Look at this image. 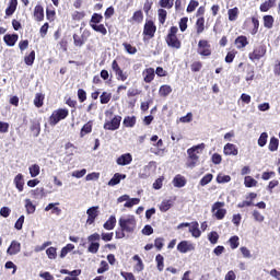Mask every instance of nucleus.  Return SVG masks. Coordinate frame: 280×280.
<instances>
[{"label": "nucleus", "instance_id": "nucleus-32", "mask_svg": "<svg viewBox=\"0 0 280 280\" xmlns=\"http://www.w3.org/2000/svg\"><path fill=\"white\" fill-rule=\"evenodd\" d=\"M262 21L264 27H266L267 30H272L275 25V18L272 15H264Z\"/></svg>", "mask_w": 280, "mask_h": 280}, {"label": "nucleus", "instance_id": "nucleus-46", "mask_svg": "<svg viewBox=\"0 0 280 280\" xmlns=\"http://www.w3.org/2000/svg\"><path fill=\"white\" fill-rule=\"evenodd\" d=\"M158 19L161 25H165V21H167V11L165 9H159Z\"/></svg>", "mask_w": 280, "mask_h": 280}, {"label": "nucleus", "instance_id": "nucleus-60", "mask_svg": "<svg viewBox=\"0 0 280 280\" xmlns=\"http://www.w3.org/2000/svg\"><path fill=\"white\" fill-rule=\"evenodd\" d=\"M252 23L254 27L250 31L252 36H255L259 32V20L257 18H252Z\"/></svg>", "mask_w": 280, "mask_h": 280}, {"label": "nucleus", "instance_id": "nucleus-5", "mask_svg": "<svg viewBox=\"0 0 280 280\" xmlns=\"http://www.w3.org/2000/svg\"><path fill=\"white\" fill-rule=\"evenodd\" d=\"M211 213L215 220H224L226 217V209H224V201H217L212 205Z\"/></svg>", "mask_w": 280, "mask_h": 280}, {"label": "nucleus", "instance_id": "nucleus-6", "mask_svg": "<svg viewBox=\"0 0 280 280\" xmlns=\"http://www.w3.org/2000/svg\"><path fill=\"white\" fill-rule=\"evenodd\" d=\"M73 38V45L74 47H83V45L86 43V40H89V38H91V31H89L88 28H85L81 35H78L77 33H74L72 35Z\"/></svg>", "mask_w": 280, "mask_h": 280}, {"label": "nucleus", "instance_id": "nucleus-30", "mask_svg": "<svg viewBox=\"0 0 280 280\" xmlns=\"http://www.w3.org/2000/svg\"><path fill=\"white\" fill-rule=\"evenodd\" d=\"M44 104H45V94L36 93L34 98V106H36V108H43Z\"/></svg>", "mask_w": 280, "mask_h": 280}, {"label": "nucleus", "instance_id": "nucleus-36", "mask_svg": "<svg viewBox=\"0 0 280 280\" xmlns=\"http://www.w3.org/2000/svg\"><path fill=\"white\" fill-rule=\"evenodd\" d=\"M277 0H267L260 4V12H268L270 8H275Z\"/></svg>", "mask_w": 280, "mask_h": 280}, {"label": "nucleus", "instance_id": "nucleus-24", "mask_svg": "<svg viewBox=\"0 0 280 280\" xmlns=\"http://www.w3.org/2000/svg\"><path fill=\"white\" fill-rule=\"evenodd\" d=\"M93 132V120H89L86 124L83 125L80 131V137H86V135H91Z\"/></svg>", "mask_w": 280, "mask_h": 280}, {"label": "nucleus", "instance_id": "nucleus-56", "mask_svg": "<svg viewBox=\"0 0 280 280\" xmlns=\"http://www.w3.org/2000/svg\"><path fill=\"white\" fill-rule=\"evenodd\" d=\"M208 240L210 244H218V241L220 240V235L218 234V232L212 231L208 234Z\"/></svg>", "mask_w": 280, "mask_h": 280}, {"label": "nucleus", "instance_id": "nucleus-52", "mask_svg": "<svg viewBox=\"0 0 280 280\" xmlns=\"http://www.w3.org/2000/svg\"><path fill=\"white\" fill-rule=\"evenodd\" d=\"M101 104H108L113 100V94L108 92H103L100 96Z\"/></svg>", "mask_w": 280, "mask_h": 280}, {"label": "nucleus", "instance_id": "nucleus-26", "mask_svg": "<svg viewBox=\"0 0 280 280\" xmlns=\"http://www.w3.org/2000/svg\"><path fill=\"white\" fill-rule=\"evenodd\" d=\"M117 226V218L115 215H110L108 220L103 224L105 231H113Z\"/></svg>", "mask_w": 280, "mask_h": 280}, {"label": "nucleus", "instance_id": "nucleus-16", "mask_svg": "<svg viewBox=\"0 0 280 280\" xmlns=\"http://www.w3.org/2000/svg\"><path fill=\"white\" fill-rule=\"evenodd\" d=\"M21 253V243L19 241H12L7 249V255L14 256Z\"/></svg>", "mask_w": 280, "mask_h": 280}, {"label": "nucleus", "instance_id": "nucleus-41", "mask_svg": "<svg viewBox=\"0 0 280 280\" xmlns=\"http://www.w3.org/2000/svg\"><path fill=\"white\" fill-rule=\"evenodd\" d=\"M74 248L75 245L71 243L67 244L65 247L61 248L60 258L65 259V257H67V255H69V253H71V250H73Z\"/></svg>", "mask_w": 280, "mask_h": 280}, {"label": "nucleus", "instance_id": "nucleus-12", "mask_svg": "<svg viewBox=\"0 0 280 280\" xmlns=\"http://www.w3.org/2000/svg\"><path fill=\"white\" fill-rule=\"evenodd\" d=\"M88 219L86 224L91 226V224H95V220H97V217L100 215V207L94 206L86 210Z\"/></svg>", "mask_w": 280, "mask_h": 280}, {"label": "nucleus", "instance_id": "nucleus-29", "mask_svg": "<svg viewBox=\"0 0 280 280\" xmlns=\"http://www.w3.org/2000/svg\"><path fill=\"white\" fill-rule=\"evenodd\" d=\"M122 125L125 126V128H135V126H137V117L126 116L124 118Z\"/></svg>", "mask_w": 280, "mask_h": 280}, {"label": "nucleus", "instance_id": "nucleus-58", "mask_svg": "<svg viewBox=\"0 0 280 280\" xmlns=\"http://www.w3.org/2000/svg\"><path fill=\"white\" fill-rule=\"evenodd\" d=\"M46 255H47L48 259H56L58 257L56 247H48L46 249Z\"/></svg>", "mask_w": 280, "mask_h": 280}, {"label": "nucleus", "instance_id": "nucleus-15", "mask_svg": "<svg viewBox=\"0 0 280 280\" xmlns=\"http://www.w3.org/2000/svg\"><path fill=\"white\" fill-rule=\"evenodd\" d=\"M143 81L145 84H150L154 81V78H156V74L154 72V68H147L142 71Z\"/></svg>", "mask_w": 280, "mask_h": 280}, {"label": "nucleus", "instance_id": "nucleus-13", "mask_svg": "<svg viewBox=\"0 0 280 280\" xmlns=\"http://www.w3.org/2000/svg\"><path fill=\"white\" fill-rule=\"evenodd\" d=\"M177 250L183 254L190 253L191 250H196V245L189 241H182L177 244Z\"/></svg>", "mask_w": 280, "mask_h": 280}, {"label": "nucleus", "instance_id": "nucleus-3", "mask_svg": "<svg viewBox=\"0 0 280 280\" xmlns=\"http://www.w3.org/2000/svg\"><path fill=\"white\" fill-rule=\"evenodd\" d=\"M176 34H178V26H172L165 37L166 45L172 49H180L183 47V43H180Z\"/></svg>", "mask_w": 280, "mask_h": 280}, {"label": "nucleus", "instance_id": "nucleus-23", "mask_svg": "<svg viewBox=\"0 0 280 280\" xmlns=\"http://www.w3.org/2000/svg\"><path fill=\"white\" fill-rule=\"evenodd\" d=\"M173 185L174 187L180 189L182 187H185V185H187V179L185 178V176L178 174L173 178Z\"/></svg>", "mask_w": 280, "mask_h": 280}, {"label": "nucleus", "instance_id": "nucleus-57", "mask_svg": "<svg viewBox=\"0 0 280 280\" xmlns=\"http://www.w3.org/2000/svg\"><path fill=\"white\" fill-rule=\"evenodd\" d=\"M267 143H268V133L267 132L260 133L258 138L259 148H264Z\"/></svg>", "mask_w": 280, "mask_h": 280}, {"label": "nucleus", "instance_id": "nucleus-31", "mask_svg": "<svg viewBox=\"0 0 280 280\" xmlns=\"http://www.w3.org/2000/svg\"><path fill=\"white\" fill-rule=\"evenodd\" d=\"M195 27H196V33L198 35L202 34V32H205V16L198 18L196 23H195Z\"/></svg>", "mask_w": 280, "mask_h": 280}, {"label": "nucleus", "instance_id": "nucleus-64", "mask_svg": "<svg viewBox=\"0 0 280 280\" xmlns=\"http://www.w3.org/2000/svg\"><path fill=\"white\" fill-rule=\"evenodd\" d=\"M88 250L89 253H92V255L97 254V252L100 250V243H90Z\"/></svg>", "mask_w": 280, "mask_h": 280}, {"label": "nucleus", "instance_id": "nucleus-39", "mask_svg": "<svg viewBox=\"0 0 280 280\" xmlns=\"http://www.w3.org/2000/svg\"><path fill=\"white\" fill-rule=\"evenodd\" d=\"M229 21H237V16H240V9L234 7L228 11Z\"/></svg>", "mask_w": 280, "mask_h": 280}, {"label": "nucleus", "instance_id": "nucleus-9", "mask_svg": "<svg viewBox=\"0 0 280 280\" xmlns=\"http://www.w3.org/2000/svg\"><path fill=\"white\" fill-rule=\"evenodd\" d=\"M197 52L199 56L209 57L211 56V44L207 39H200L198 42Z\"/></svg>", "mask_w": 280, "mask_h": 280}, {"label": "nucleus", "instance_id": "nucleus-43", "mask_svg": "<svg viewBox=\"0 0 280 280\" xmlns=\"http://www.w3.org/2000/svg\"><path fill=\"white\" fill-rule=\"evenodd\" d=\"M34 60H36V51L32 50L27 56L24 57V62L27 67H32L34 65Z\"/></svg>", "mask_w": 280, "mask_h": 280}, {"label": "nucleus", "instance_id": "nucleus-8", "mask_svg": "<svg viewBox=\"0 0 280 280\" xmlns=\"http://www.w3.org/2000/svg\"><path fill=\"white\" fill-rule=\"evenodd\" d=\"M142 34L144 36V39L147 38L148 40H150V38H152L156 34V25L154 24V21L148 20L144 23Z\"/></svg>", "mask_w": 280, "mask_h": 280}, {"label": "nucleus", "instance_id": "nucleus-4", "mask_svg": "<svg viewBox=\"0 0 280 280\" xmlns=\"http://www.w3.org/2000/svg\"><path fill=\"white\" fill-rule=\"evenodd\" d=\"M68 117H69V109L58 108L52 112V114L48 118V122L50 126H57V124H60L62 119H67Z\"/></svg>", "mask_w": 280, "mask_h": 280}, {"label": "nucleus", "instance_id": "nucleus-40", "mask_svg": "<svg viewBox=\"0 0 280 280\" xmlns=\"http://www.w3.org/2000/svg\"><path fill=\"white\" fill-rule=\"evenodd\" d=\"M156 267L160 272H163V268H165V258L163 255L158 254L155 256Z\"/></svg>", "mask_w": 280, "mask_h": 280}, {"label": "nucleus", "instance_id": "nucleus-63", "mask_svg": "<svg viewBox=\"0 0 280 280\" xmlns=\"http://www.w3.org/2000/svg\"><path fill=\"white\" fill-rule=\"evenodd\" d=\"M77 95L81 104L86 102V91H84V89H79L77 92Z\"/></svg>", "mask_w": 280, "mask_h": 280}, {"label": "nucleus", "instance_id": "nucleus-59", "mask_svg": "<svg viewBox=\"0 0 280 280\" xmlns=\"http://www.w3.org/2000/svg\"><path fill=\"white\" fill-rule=\"evenodd\" d=\"M86 16V12L84 11H74L72 13V21H82Z\"/></svg>", "mask_w": 280, "mask_h": 280}, {"label": "nucleus", "instance_id": "nucleus-10", "mask_svg": "<svg viewBox=\"0 0 280 280\" xmlns=\"http://www.w3.org/2000/svg\"><path fill=\"white\" fill-rule=\"evenodd\" d=\"M112 70L114 71L116 79L120 80V82H126L128 80V72H124L121 70V67L119 66V62H117V60H114L112 62Z\"/></svg>", "mask_w": 280, "mask_h": 280}, {"label": "nucleus", "instance_id": "nucleus-48", "mask_svg": "<svg viewBox=\"0 0 280 280\" xmlns=\"http://www.w3.org/2000/svg\"><path fill=\"white\" fill-rule=\"evenodd\" d=\"M28 172L32 178H36L40 174V166L38 164H33L28 167Z\"/></svg>", "mask_w": 280, "mask_h": 280}, {"label": "nucleus", "instance_id": "nucleus-61", "mask_svg": "<svg viewBox=\"0 0 280 280\" xmlns=\"http://www.w3.org/2000/svg\"><path fill=\"white\" fill-rule=\"evenodd\" d=\"M139 202H141V199L131 198L127 202H125L124 207H126L127 209H132V207H135V205H139Z\"/></svg>", "mask_w": 280, "mask_h": 280}, {"label": "nucleus", "instance_id": "nucleus-27", "mask_svg": "<svg viewBox=\"0 0 280 280\" xmlns=\"http://www.w3.org/2000/svg\"><path fill=\"white\" fill-rule=\"evenodd\" d=\"M132 261H137V264L133 266V270L136 272H142L143 268H145V265H143V260L139 255H135L132 257Z\"/></svg>", "mask_w": 280, "mask_h": 280}, {"label": "nucleus", "instance_id": "nucleus-33", "mask_svg": "<svg viewBox=\"0 0 280 280\" xmlns=\"http://www.w3.org/2000/svg\"><path fill=\"white\" fill-rule=\"evenodd\" d=\"M174 207V202L172 200H163L160 205V211L162 213H166V211H170Z\"/></svg>", "mask_w": 280, "mask_h": 280}, {"label": "nucleus", "instance_id": "nucleus-62", "mask_svg": "<svg viewBox=\"0 0 280 280\" xmlns=\"http://www.w3.org/2000/svg\"><path fill=\"white\" fill-rule=\"evenodd\" d=\"M217 183L219 184L231 183V177L229 175H223L222 173H220L217 176Z\"/></svg>", "mask_w": 280, "mask_h": 280}, {"label": "nucleus", "instance_id": "nucleus-28", "mask_svg": "<svg viewBox=\"0 0 280 280\" xmlns=\"http://www.w3.org/2000/svg\"><path fill=\"white\" fill-rule=\"evenodd\" d=\"M19 5V0H10L9 7L5 9V15L12 16L16 12V7Z\"/></svg>", "mask_w": 280, "mask_h": 280}, {"label": "nucleus", "instance_id": "nucleus-14", "mask_svg": "<svg viewBox=\"0 0 280 280\" xmlns=\"http://www.w3.org/2000/svg\"><path fill=\"white\" fill-rule=\"evenodd\" d=\"M33 16L37 23L45 21V8H43L40 3L35 5Z\"/></svg>", "mask_w": 280, "mask_h": 280}, {"label": "nucleus", "instance_id": "nucleus-42", "mask_svg": "<svg viewBox=\"0 0 280 280\" xmlns=\"http://www.w3.org/2000/svg\"><path fill=\"white\" fill-rule=\"evenodd\" d=\"M25 209L28 215L36 213V205H34L31 199H25Z\"/></svg>", "mask_w": 280, "mask_h": 280}, {"label": "nucleus", "instance_id": "nucleus-55", "mask_svg": "<svg viewBox=\"0 0 280 280\" xmlns=\"http://www.w3.org/2000/svg\"><path fill=\"white\" fill-rule=\"evenodd\" d=\"M122 47L127 54H130V56H135V54H137V47L131 46L128 43H122Z\"/></svg>", "mask_w": 280, "mask_h": 280}, {"label": "nucleus", "instance_id": "nucleus-34", "mask_svg": "<svg viewBox=\"0 0 280 280\" xmlns=\"http://www.w3.org/2000/svg\"><path fill=\"white\" fill-rule=\"evenodd\" d=\"M172 93V85L164 84L159 89L160 97H167Z\"/></svg>", "mask_w": 280, "mask_h": 280}, {"label": "nucleus", "instance_id": "nucleus-19", "mask_svg": "<svg viewBox=\"0 0 280 280\" xmlns=\"http://www.w3.org/2000/svg\"><path fill=\"white\" fill-rule=\"evenodd\" d=\"M13 183L15 185V188L18 189V191H23L24 187H25V178L23 176V174L19 173L14 179Z\"/></svg>", "mask_w": 280, "mask_h": 280}, {"label": "nucleus", "instance_id": "nucleus-22", "mask_svg": "<svg viewBox=\"0 0 280 280\" xmlns=\"http://www.w3.org/2000/svg\"><path fill=\"white\" fill-rule=\"evenodd\" d=\"M3 40L8 47H14L16 45V40H19L18 34H7L3 36Z\"/></svg>", "mask_w": 280, "mask_h": 280}, {"label": "nucleus", "instance_id": "nucleus-11", "mask_svg": "<svg viewBox=\"0 0 280 280\" xmlns=\"http://www.w3.org/2000/svg\"><path fill=\"white\" fill-rule=\"evenodd\" d=\"M119 126H121V116L117 115L112 120H108L104 124V130H119Z\"/></svg>", "mask_w": 280, "mask_h": 280}, {"label": "nucleus", "instance_id": "nucleus-25", "mask_svg": "<svg viewBox=\"0 0 280 280\" xmlns=\"http://www.w3.org/2000/svg\"><path fill=\"white\" fill-rule=\"evenodd\" d=\"M125 178H126V174L116 173L114 174L112 179L108 182V185L109 187H115V185H119V183H121V180H125Z\"/></svg>", "mask_w": 280, "mask_h": 280}, {"label": "nucleus", "instance_id": "nucleus-18", "mask_svg": "<svg viewBox=\"0 0 280 280\" xmlns=\"http://www.w3.org/2000/svg\"><path fill=\"white\" fill-rule=\"evenodd\" d=\"M223 152L226 156H237V154L240 153L237 147L233 143H226L224 145Z\"/></svg>", "mask_w": 280, "mask_h": 280}, {"label": "nucleus", "instance_id": "nucleus-7", "mask_svg": "<svg viewBox=\"0 0 280 280\" xmlns=\"http://www.w3.org/2000/svg\"><path fill=\"white\" fill-rule=\"evenodd\" d=\"M266 54H267L266 45L261 44L259 46H256L253 49V51L248 54V58L249 60H252V62H255V60H261V58H264Z\"/></svg>", "mask_w": 280, "mask_h": 280}, {"label": "nucleus", "instance_id": "nucleus-50", "mask_svg": "<svg viewBox=\"0 0 280 280\" xmlns=\"http://www.w3.org/2000/svg\"><path fill=\"white\" fill-rule=\"evenodd\" d=\"M244 185L245 187H257V182L255 178H253L252 176H245L244 178Z\"/></svg>", "mask_w": 280, "mask_h": 280}, {"label": "nucleus", "instance_id": "nucleus-38", "mask_svg": "<svg viewBox=\"0 0 280 280\" xmlns=\"http://www.w3.org/2000/svg\"><path fill=\"white\" fill-rule=\"evenodd\" d=\"M104 21V16L100 13L92 14V18L90 20V27H93V25H97L98 23H102Z\"/></svg>", "mask_w": 280, "mask_h": 280}, {"label": "nucleus", "instance_id": "nucleus-45", "mask_svg": "<svg viewBox=\"0 0 280 280\" xmlns=\"http://www.w3.org/2000/svg\"><path fill=\"white\" fill-rule=\"evenodd\" d=\"M92 30H94V32H97L98 34H102V36H106V34H108V30H106V26H104V24H92Z\"/></svg>", "mask_w": 280, "mask_h": 280}, {"label": "nucleus", "instance_id": "nucleus-21", "mask_svg": "<svg viewBox=\"0 0 280 280\" xmlns=\"http://www.w3.org/2000/svg\"><path fill=\"white\" fill-rule=\"evenodd\" d=\"M129 23H137V25H141L143 23V11L138 10L133 12L132 16L128 20Z\"/></svg>", "mask_w": 280, "mask_h": 280}, {"label": "nucleus", "instance_id": "nucleus-49", "mask_svg": "<svg viewBox=\"0 0 280 280\" xmlns=\"http://www.w3.org/2000/svg\"><path fill=\"white\" fill-rule=\"evenodd\" d=\"M212 180L213 174L208 173L200 179L199 185H201V187H205L206 185H209V183H211Z\"/></svg>", "mask_w": 280, "mask_h": 280}, {"label": "nucleus", "instance_id": "nucleus-51", "mask_svg": "<svg viewBox=\"0 0 280 280\" xmlns=\"http://www.w3.org/2000/svg\"><path fill=\"white\" fill-rule=\"evenodd\" d=\"M198 5H200V2L196 0H190L186 9V12H188V14H191V12H196V8H198Z\"/></svg>", "mask_w": 280, "mask_h": 280}, {"label": "nucleus", "instance_id": "nucleus-53", "mask_svg": "<svg viewBox=\"0 0 280 280\" xmlns=\"http://www.w3.org/2000/svg\"><path fill=\"white\" fill-rule=\"evenodd\" d=\"M237 56V50L232 49L231 51H229L225 56V62L228 65H231V62H233V60H235V57Z\"/></svg>", "mask_w": 280, "mask_h": 280}, {"label": "nucleus", "instance_id": "nucleus-37", "mask_svg": "<svg viewBox=\"0 0 280 280\" xmlns=\"http://www.w3.org/2000/svg\"><path fill=\"white\" fill-rule=\"evenodd\" d=\"M198 222H192V225L189 228V233H191L192 237H200L202 235V232H200V229L198 228Z\"/></svg>", "mask_w": 280, "mask_h": 280}, {"label": "nucleus", "instance_id": "nucleus-44", "mask_svg": "<svg viewBox=\"0 0 280 280\" xmlns=\"http://www.w3.org/2000/svg\"><path fill=\"white\" fill-rule=\"evenodd\" d=\"M246 82H250V80H255V68L252 65H247L246 67Z\"/></svg>", "mask_w": 280, "mask_h": 280}, {"label": "nucleus", "instance_id": "nucleus-47", "mask_svg": "<svg viewBox=\"0 0 280 280\" xmlns=\"http://www.w3.org/2000/svg\"><path fill=\"white\" fill-rule=\"evenodd\" d=\"M228 242H229L230 248H232V250H235V248L240 247V236H237V235L230 237Z\"/></svg>", "mask_w": 280, "mask_h": 280}, {"label": "nucleus", "instance_id": "nucleus-35", "mask_svg": "<svg viewBox=\"0 0 280 280\" xmlns=\"http://www.w3.org/2000/svg\"><path fill=\"white\" fill-rule=\"evenodd\" d=\"M268 150L270 152H277L279 150V139L276 137H271L268 145Z\"/></svg>", "mask_w": 280, "mask_h": 280}, {"label": "nucleus", "instance_id": "nucleus-2", "mask_svg": "<svg viewBox=\"0 0 280 280\" xmlns=\"http://www.w3.org/2000/svg\"><path fill=\"white\" fill-rule=\"evenodd\" d=\"M203 148H205V143H201V144L194 145L187 150V154H188L187 162H186L187 167L194 168L198 165V162L200 161V156H198V154H200L199 150H203Z\"/></svg>", "mask_w": 280, "mask_h": 280}, {"label": "nucleus", "instance_id": "nucleus-17", "mask_svg": "<svg viewBox=\"0 0 280 280\" xmlns=\"http://www.w3.org/2000/svg\"><path fill=\"white\" fill-rule=\"evenodd\" d=\"M117 165L126 166L132 163V154L125 153L117 158L116 160Z\"/></svg>", "mask_w": 280, "mask_h": 280}, {"label": "nucleus", "instance_id": "nucleus-20", "mask_svg": "<svg viewBox=\"0 0 280 280\" xmlns=\"http://www.w3.org/2000/svg\"><path fill=\"white\" fill-rule=\"evenodd\" d=\"M234 45L236 49H244L248 45V37L246 35H240L235 38Z\"/></svg>", "mask_w": 280, "mask_h": 280}, {"label": "nucleus", "instance_id": "nucleus-1", "mask_svg": "<svg viewBox=\"0 0 280 280\" xmlns=\"http://www.w3.org/2000/svg\"><path fill=\"white\" fill-rule=\"evenodd\" d=\"M119 230H116V240H124L126 233H133L137 231V218L129 214L127 217H120L118 220Z\"/></svg>", "mask_w": 280, "mask_h": 280}, {"label": "nucleus", "instance_id": "nucleus-54", "mask_svg": "<svg viewBox=\"0 0 280 280\" xmlns=\"http://www.w3.org/2000/svg\"><path fill=\"white\" fill-rule=\"evenodd\" d=\"M202 70V61H194L191 65H190V71L192 73H198L199 71Z\"/></svg>", "mask_w": 280, "mask_h": 280}]
</instances>
